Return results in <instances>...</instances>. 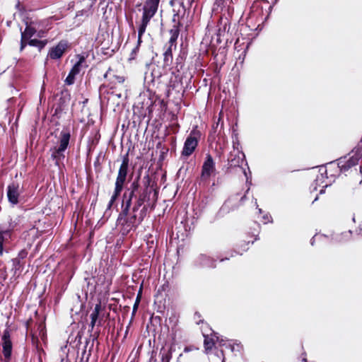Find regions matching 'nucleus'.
Masks as SVG:
<instances>
[{"label": "nucleus", "mask_w": 362, "mask_h": 362, "mask_svg": "<svg viewBox=\"0 0 362 362\" xmlns=\"http://www.w3.org/2000/svg\"><path fill=\"white\" fill-rule=\"evenodd\" d=\"M137 177L127 187L122 196L121 211L117 219V224L122 235H127L135 230L142 223L147 214V206L144 203L154 190L151 186V179L147 174L140 183Z\"/></svg>", "instance_id": "f257e3e1"}, {"label": "nucleus", "mask_w": 362, "mask_h": 362, "mask_svg": "<svg viewBox=\"0 0 362 362\" xmlns=\"http://www.w3.org/2000/svg\"><path fill=\"white\" fill-rule=\"evenodd\" d=\"M160 0H145L142 7L141 33L147 28L151 20L156 14Z\"/></svg>", "instance_id": "f03ea898"}, {"label": "nucleus", "mask_w": 362, "mask_h": 362, "mask_svg": "<svg viewBox=\"0 0 362 362\" xmlns=\"http://www.w3.org/2000/svg\"><path fill=\"white\" fill-rule=\"evenodd\" d=\"M170 39L168 46L163 53V64L165 66H169L173 62V49H175L177 47V40L179 36V30L177 28H171L169 31Z\"/></svg>", "instance_id": "7ed1b4c3"}, {"label": "nucleus", "mask_w": 362, "mask_h": 362, "mask_svg": "<svg viewBox=\"0 0 362 362\" xmlns=\"http://www.w3.org/2000/svg\"><path fill=\"white\" fill-rule=\"evenodd\" d=\"M200 133L196 129L191 131L189 135L187 137L184 146L182 151V156L184 157H189L196 149L198 145V139Z\"/></svg>", "instance_id": "20e7f679"}, {"label": "nucleus", "mask_w": 362, "mask_h": 362, "mask_svg": "<svg viewBox=\"0 0 362 362\" xmlns=\"http://www.w3.org/2000/svg\"><path fill=\"white\" fill-rule=\"evenodd\" d=\"M174 6L173 11L174 14L173 16V22L174 23L172 28H177L180 31V27L183 25V19L186 14L187 9L189 8L191 6H188L187 4L186 0H182L181 3L178 4V8L176 9V5L173 4Z\"/></svg>", "instance_id": "39448f33"}, {"label": "nucleus", "mask_w": 362, "mask_h": 362, "mask_svg": "<svg viewBox=\"0 0 362 362\" xmlns=\"http://www.w3.org/2000/svg\"><path fill=\"white\" fill-rule=\"evenodd\" d=\"M238 0H216L214 10L221 15L232 17Z\"/></svg>", "instance_id": "423d86ee"}, {"label": "nucleus", "mask_w": 362, "mask_h": 362, "mask_svg": "<svg viewBox=\"0 0 362 362\" xmlns=\"http://www.w3.org/2000/svg\"><path fill=\"white\" fill-rule=\"evenodd\" d=\"M129 156L127 153L122 158V163L119 166L115 185H117L124 187V185L127 181L128 170H129Z\"/></svg>", "instance_id": "0eeeda50"}, {"label": "nucleus", "mask_w": 362, "mask_h": 362, "mask_svg": "<svg viewBox=\"0 0 362 362\" xmlns=\"http://www.w3.org/2000/svg\"><path fill=\"white\" fill-rule=\"evenodd\" d=\"M2 341V354L5 362H10L11 360L13 344L11 340V334L8 330L4 332L1 337Z\"/></svg>", "instance_id": "6e6552de"}, {"label": "nucleus", "mask_w": 362, "mask_h": 362, "mask_svg": "<svg viewBox=\"0 0 362 362\" xmlns=\"http://www.w3.org/2000/svg\"><path fill=\"white\" fill-rule=\"evenodd\" d=\"M216 170L215 163L212 156L207 153L202 167L201 179L208 180Z\"/></svg>", "instance_id": "1a4fd4ad"}, {"label": "nucleus", "mask_w": 362, "mask_h": 362, "mask_svg": "<svg viewBox=\"0 0 362 362\" xmlns=\"http://www.w3.org/2000/svg\"><path fill=\"white\" fill-rule=\"evenodd\" d=\"M230 16H225L221 15L219 18L218 22L216 25V35L218 37L217 41L221 42V37L224 36L225 34L230 29Z\"/></svg>", "instance_id": "9d476101"}, {"label": "nucleus", "mask_w": 362, "mask_h": 362, "mask_svg": "<svg viewBox=\"0 0 362 362\" xmlns=\"http://www.w3.org/2000/svg\"><path fill=\"white\" fill-rule=\"evenodd\" d=\"M69 46L66 40H61L56 46L52 47L47 54V57L52 59H60Z\"/></svg>", "instance_id": "9b49d317"}, {"label": "nucleus", "mask_w": 362, "mask_h": 362, "mask_svg": "<svg viewBox=\"0 0 362 362\" xmlns=\"http://www.w3.org/2000/svg\"><path fill=\"white\" fill-rule=\"evenodd\" d=\"M17 226V222L11 218L8 221V226L7 228L0 230V256L3 254V243L11 238V232Z\"/></svg>", "instance_id": "f8f14e48"}, {"label": "nucleus", "mask_w": 362, "mask_h": 362, "mask_svg": "<svg viewBox=\"0 0 362 362\" xmlns=\"http://www.w3.org/2000/svg\"><path fill=\"white\" fill-rule=\"evenodd\" d=\"M333 168L337 170L338 167H336L332 163H328L327 165H318V173H320L322 177H325L327 182H325V187H327L331 185V183L334 180L335 175L334 174H331L328 175V171L331 173L333 170Z\"/></svg>", "instance_id": "ddd939ff"}, {"label": "nucleus", "mask_w": 362, "mask_h": 362, "mask_svg": "<svg viewBox=\"0 0 362 362\" xmlns=\"http://www.w3.org/2000/svg\"><path fill=\"white\" fill-rule=\"evenodd\" d=\"M19 185L16 183H11L7 187V197L10 204L13 206L16 205L18 203L19 194Z\"/></svg>", "instance_id": "4468645a"}, {"label": "nucleus", "mask_w": 362, "mask_h": 362, "mask_svg": "<svg viewBox=\"0 0 362 362\" xmlns=\"http://www.w3.org/2000/svg\"><path fill=\"white\" fill-rule=\"evenodd\" d=\"M83 58H81L78 62H77L70 70L68 76H66L64 82L66 85L71 86L74 83L75 77L77 74H79L81 70V66L83 61Z\"/></svg>", "instance_id": "2eb2a0df"}, {"label": "nucleus", "mask_w": 362, "mask_h": 362, "mask_svg": "<svg viewBox=\"0 0 362 362\" xmlns=\"http://www.w3.org/2000/svg\"><path fill=\"white\" fill-rule=\"evenodd\" d=\"M215 260L207 256L206 255L201 254L195 259V264L201 267H215Z\"/></svg>", "instance_id": "dca6fc26"}, {"label": "nucleus", "mask_w": 362, "mask_h": 362, "mask_svg": "<svg viewBox=\"0 0 362 362\" xmlns=\"http://www.w3.org/2000/svg\"><path fill=\"white\" fill-rule=\"evenodd\" d=\"M71 138L70 132L68 129H62L59 137V146L57 148L66 151L69 146Z\"/></svg>", "instance_id": "f3484780"}, {"label": "nucleus", "mask_w": 362, "mask_h": 362, "mask_svg": "<svg viewBox=\"0 0 362 362\" xmlns=\"http://www.w3.org/2000/svg\"><path fill=\"white\" fill-rule=\"evenodd\" d=\"M123 189H124V187H120V186L117 185H115L114 192H113V194H112V196L110 197V201H109V202L107 204V209H106L105 212V215L110 216L111 208L112 207L113 204H115V202H116V200L117 199V198L120 195V194H121L122 191L123 190Z\"/></svg>", "instance_id": "a211bd4d"}, {"label": "nucleus", "mask_w": 362, "mask_h": 362, "mask_svg": "<svg viewBox=\"0 0 362 362\" xmlns=\"http://www.w3.org/2000/svg\"><path fill=\"white\" fill-rule=\"evenodd\" d=\"M51 158L54 160L55 165L59 167L61 163L65 158L64 150H60V148L54 147L51 148Z\"/></svg>", "instance_id": "6ab92c4d"}, {"label": "nucleus", "mask_w": 362, "mask_h": 362, "mask_svg": "<svg viewBox=\"0 0 362 362\" xmlns=\"http://www.w3.org/2000/svg\"><path fill=\"white\" fill-rule=\"evenodd\" d=\"M214 331L211 334V337L208 334H203L204 337V345L206 352L211 351L213 346L216 344V337L214 335Z\"/></svg>", "instance_id": "aec40b11"}, {"label": "nucleus", "mask_w": 362, "mask_h": 362, "mask_svg": "<svg viewBox=\"0 0 362 362\" xmlns=\"http://www.w3.org/2000/svg\"><path fill=\"white\" fill-rule=\"evenodd\" d=\"M158 357L160 358V361L155 360L153 362H170V360L172 358L170 349L164 347L162 348L160 351Z\"/></svg>", "instance_id": "412c9836"}, {"label": "nucleus", "mask_w": 362, "mask_h": 362, "mask_svg": "<svg viewBox=\"0 0 362 362\" xmlns=\"http://www.w3.org/2000/svg\"><path fill=\"white\" fill-rule=\"evenodd\" d=\"M214 335L216 337V344H218L220 346H225L226 348L230 349L232 351H234V346L231 344L228 340L223 339L222 337H220L217 332H214Z\"/></svg>", "instance_id": "4be33fe9"}, {"label": "nucleus", "mask_w": 362, "mask_h": 362, "mask_svg": "<svg viewBox=\"0 0 362 362\" xmlns=\"http://www.w3.org/2000/svg\"><path fill=\"white\" fill-rule=\"evenodd\" d=\"M12 264H13V267L11 268V271L13 272V275L14 276H18L21 272H22V269H23V263L18 260V259H12Z\"/></svg>", "instance_id": "5701e85b"}, {"label": "nucleus", "mask_w": 362, "mask_h": 362, "mask_svg": "<svg viewBox=\"0 0 362 362\" xmlns=\"http://www.w3.org/2000/svg\"><path fill=\"white\" fill-rule=\"evenodd\" d=\"M36 33V29L31 25H27L24 31L21 32V36L23 39L30 40Z\"/></svg>", "instance_id": "b1692460"}, {"label": "nucleus", "mask_w": 362, "mask_h": 362, "mask_svg": "<svg viewBox=\"0 0 362 362\" xmlns=\"http://www.w3.org/2000/svg\"><path fill=\"white\" fill-rule=\"evenodd\" d=\"M245 154L243 152L238 153L237 157L232 158L229 160L231 167L240 166L245 161Z\"/></svg>", "instance_id": "393cba45"}, {"label": "nucleus", "mask_w": 362, "mask_h": 362, "mask_svg": "<svg viewBox=\"0 0 362 362\" xmlns=\"http://www.w3.org/2000/svg\"><path fill=\"white\" fill-rule=\"evenodd\" d=\"M47 44L46 40H39L37 39L28 40V45L33 47H36L40 51Z\"/></svg>", "instance_id": "a878e982"}, {"label": "nucleus", "mask_w": 362, "mask_h": 362, "mask_svg": "<svg viewBox=\"0 0 362 362\" xmlns=\"http://www.w3.org/2000/svg\"><path fill=\"white\" fill-rule=\"evenodd\" d=\"M102 310V306H101V303H98L95 305V308H94V310H93V312L91 313L90 314V320H97L98 321V318H99V315H100V313Z\"/></svg>", "instance_id": "bb28decb"}, {"label": "nucleus", "mask_w": 362, "mask_h": 362, "mask_svg": "<svg viewBox=\"0 0 362 362\" xmlns=\"http://www.w3.org/2000/svg\"><path fill=\"white\" fill-rule=\"evenodd\" d=\"M151 75L152 77V81H154L156 78L158 79L161 76V73L159 71V68L158 66H151Z\"/></svg>", "instance_id": "cd10ccee"}, {"label": "nucleus", "mask_w": 362, "mask_h": 362, "mask_svg": "<svg viewBox=\"0 0 362 362\" xmlns=\"http://www.w3.org/2000/svg\"><path fill=\"white\" fill-rule=\"evenodd\" d=\"M27 255H28V252H26V250H21L18 252L17 257H16L15 259H18V260L22 262L27 257Z\"/></svg>", "instance_id": "c85d7f7f"}, {"label": "nucleus", "mask_w": 362, "mask_h": 362, "mask_svg": "<svg viewBox=\"0 0 362 362\" xmlns=\"http://www.w3.org/2000/svg\"><path fill=\"white\" fill-rule=\"evenodd\" d=\"M146 28H144V29L143 30V31L141 33V25H139V29H138V40H137V45L138 47L140 46V44L141 42V37L142 35H144V33L146 32Z\"/></svg>", "instance_id": "c756f323"}, {"label": "nucleus", "mask_w": 362, "mask_h": 362, "mask_svg": "<svg viewBox=\"0 0 362 362\" xmlns=\"http://www.w3.org/2000/svg\"><path fill=\"white\" fill-rule=\"evenodd\" d=\"M101 320H99L98 321V326L101 325ZM96 324H97V320H90V328H91L90 331H93V328H94V327H95V325Z\"/></svg>", "instance_id": "7c9ffc66"}, {"label": "nucleus", "mask_w": 362, "mask_h": 362, "mask_svg": "<svg viewBox=\"0 0 362 362\" xmlns=\"http://www.w3.org/2000/svg\"><path fill=\"white\" fill-rule=\"evenodd\" d=\"M27 41L28 42V39H23V36H21V47H20V50L21 51H23V49L25 47L26 45L28 44Z\"/></svg>", "instance_id": "2f4dec72"}, {"label": "nucleus", "mask_w": 362, "mask_h": 362, "mask_svg": "<svg viewBox=\"0 0 362 362\" xmlns=\"http://www.w3.org/2000/svg\"><path fill=\"white\" fill-rule=\"evenodd\" d=\"M139 50V47L136 46V47H134L132 51V53H131V57H130V59H134L137 52Z\"/></svg>", "instance_id": "473e14b6"}, {"label": "nucleus", "mask_w": 362, "mask_h": 362, "mask_svg": "<svg viewBox=\"0 0 362 362\" xmlns=\"http://www.w3.org/2000/svg\"><path fill=\"white\" fill-rule=\"evenodd\" d=\"M262 218L264 223L270 222L272 219L271 216L269 214H265L264 216H263Z\"/></svg>", "instance_id": "72a5a7b5"}, {"label": "nucleus", "mask_w": 362, "mask_h": 362, "mask_svg": "<svg viewBox=\"0 0 362 362\" xmlns=\"http://www.w3.org/2000/svg\"><path fill=\"white\" fill-rule=\"evenodd\" d=\"M139 303V298L137 297L136 300V302H135V303L134 305V307H133V314L136 311V310L138 308Z\"/></svg>", "instance_id": "f704fd0d"}, {"label": "nucleus", "mask_w": 362, "mask_h": 362, "mask_svg": "<svg viewBox=\"0 0 362 362\" xmlns=\"http://www.w3.org/2000/svg\"><path fill=\"white\" fill-rule=\"evenodd\" d=\"M188 6H192L193 4L197 2L198 0H186Z\"/></svg>", "instance_id": "c9c22d12"}, {"label": "nucleus", "mask_w": 362, "mask_h": 362, "mask_svg": "<svg viewBox=\"0 0 362 362\" xmlns=\"http://www.w3.org/2000/svg\"><path fill=\"white\" fill-rule=\"evenodd\" d=\"M117 79L119 83H123L124 81V78L123 76H117Z\"/></svg>", "instance_id": "e433bc0d"}, {"label": "nucleus", "mask_w": 362, "mask_h": 362, "mask_svg": "<svg viewBox=\"0 0 362 362\" xmlns=\"http://www.w3.org/2000/svg\"><path fill=\"white\" fill-rule=\"evenodd\" d=\"M176 60H177V66H176V68L178 69V66H179V65H180V68H182V62H178V61H179V59H178V58H177Z\"/></svg>", "instance_id": "4c0bfd02"}, {"label": "nucleus", "mask_w": 362, "mask_h": 362, "mask_svg": "<svg viewBox=\"0 0 362 362\" xmlns=\"http://www.w3.org/2000/svg\"><path fill=\"white\" fill-rule=\"evenodd\" d=\"M315 236H316V235H314L313 237L312 238V239L310 240V244L312 245H313L314 243H315Z\"/></svg>", "instance_id": "58836bf2"}, {"label": "nucleus", "mask_w": 362, "mask_h": 362, "mask_svg": "<svg viewBox=\"0 0 362 362\" xmlns=\"http://www.w3.org/2000/svg\"><path fill=\"white\" fill-rule=\"evenodd\" d=\"M315 181L316 180H314V182H313V184L312 185L313 186V190H314V191L317 189V184L315 183Z\"/></svg>", "instance_id": "ea45409f"}, {"label": "nucleus", "mask_w": 362, "mask_h": 362, "mask_svg": "<svg viewBox=\"0 0 362 362\" xmlns=\"http://www.w3.org/2000/svg\"><path fill=\"white\" fill-rule=\"evenodd\" d=\"M255 204L257 205V209H258L259 213L261 214L262 212V210L258 207L257 200H255Z\"/></svg>", "instance_id": "a19ab883"}, {"label": "nucleus", "mask_w": 362, "mask_h": 362, "mask_svg": "<svg viewBox=\"0 0 362 362\" xmlns=\"http://www.w3.org/2000/svg\"><path fill=\"white\" fill-rule=\"evenodd\" d=\"M194 317H195V318H196V317H197V318H199V317H200V315H199V313H195V315H194Z\"/></svg>", "instance_id": "79ce46f5"}, {"label": "nucleus", "mask_w": 362, "mask_h": 362, "mask_svg": "<svg viewBox=\"0 0 362 362\" xmlns=\"http://www.w3.org/2000/svg\"><path fill=\"white\" fill-rule=\"evenodd\" d=\"M189 351H190V349L189 347H185V350H184L185 352H188Z\"/></svg>", "instance_id": "37998d69"}, {"label": "nucleus", "mask_w": 362, "mask_h": 362, "mask_svg": "<svg viewBox=\"0 0 362 362\" xmlns=\"http://www.w3.org/2000/svg\"><path fill=\"white\" fill-rule=\"evenodd\" d=\"M244 173H245V177H246L247 182H248V177H247V173H246L245 170H244Z\"/></svg>", "instance_id": "c03bdc74"}, {"label": "nucleus", "mask_w": 362, "mask_h": 362, "mask_svg": "<svg viewBox=\"0 0 362 362\" xmlns=\"http://www.w3.org/2000/svg\"><path fill=\"white\" fill-rule=\"evenodd\" d=\"M246 196L244 195L240 198V202H243L245 199Z\"/></svg>", "instance_id": "a18cd8bd"}, {"label": "nucleus", "mask_w": 362, "mask_h": 362, "mask_svg": "<svg viewBox=\"0 0 362 362\" xmlns=\"http://www.w3.org/2000/svg\"><path fill=\"white\" fill-rule=\"evenodd\" d=\"M302 362H307V360L304 358L302 359Z\"/></svg>", "instance_id": "49530a36"}, {"label": "nucleus", "mask_w": 362, "mask_h": 362, "mask_svg": "<svg viewBox=\"0 0 362 362\" xmlns=\"http://www.w3.org/2000/svg\"><path fill=\"white\" fill-rule=\"evenodd\" d=\"M316 201H317V197H315V199H314V200H313V202H316Z\"/></svg>", "instance_id": "de8ad7c7"}, {"label": "nucleus", "mask_w": 362, "mask_h": 362, "mask_svg": "<svg viewBox=\"0 0 362 362\" xmlns=\"http://www.w3.org/2000/svg\"><path fill=\"white\" fill-rule=\"evenodd\" d=\"M221 354L222 356H223V351L222 350L221 351Z\"/></svg>", "instance_id": "09e8293b"}, {"label": "nucleus", "mask_w": 362, "mask_h": 362, "mask_svg": "<svg viewBox=\"0 0 362 362\" xmlns=\"http://www.w3.org/2000/svg\"><path fill=\"white\" fill-rule=\"evenodd\" d=\"M247 249H248V247H246V248L243 249V251H246Z\"/></svg>", "instance_id": "8fccbe9b"}]
</instances>
